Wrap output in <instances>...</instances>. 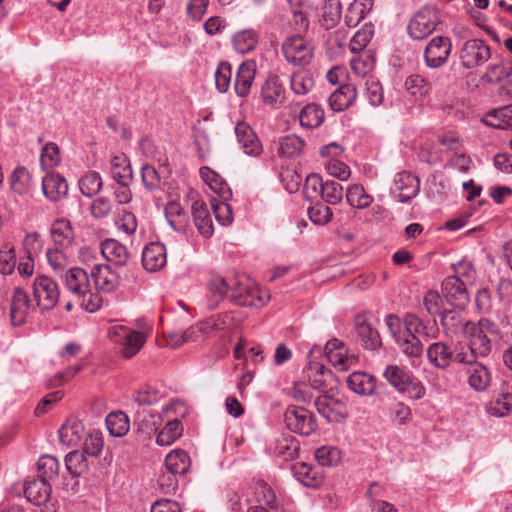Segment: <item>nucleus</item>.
<instances>
[{
	"label": "nucleus",
	"instance_id": "nucleus-17",
	"mask_svg": "<svg viewBox=\"0 0 512 512\" xmlns=\"http://www.w3.org/2000/svg\"><path fill=\"white\" fill-rule=\"evenodd\" d=\"M90 275L98 291L110 293L119 285V275L107 264L93 265Z\"/></svg>",
	"mask_w": 512,
	"mask_h": 512
},
{
	"label": "nucleus",
	"instance_id": "nucleus-38",
	"mask_svg": "<svg viewBox=\"0 0 512 512\" xmlns=\"http://www.w3.org/2000/svg\"><path fill=\"white\" fill-rule=\"evenodd\" d=\"M89 456L83 451L74 450L65 456V467L68 473L73 477H80L89 469Z\"/></svg>",
	"mask_w": 512,
	"mask_h": 512
},
{
	"label": "nucleus",
	"instance_id": "nucleus-20",
	"mask_svg": "<svg viewBox=\"0 0 512 512\" xmlns=\"http://www.w3.org/2000/svg\"><path fill=\"white\" fill-rule=\"evenodd\" d=\"M235 134L239 145L245 154L259 156L262 153V144L255 132L246 122H238L235 127Z\"/></svg>",
	"mask_w": 512,
	"mask_h": 512
},
{
	"label": "nucleus",
	"instance_id": "nucleus-1",
	"mask_svg": "<svg viewBox=\"0 0 512 512\" xmlns=\"http://www.w3.org/2000/svg\"><path fill=\"white\" fill-rule=\"evenodd\" d=\"M385 324L400 351L410 359L422 355L423 340L435 339L439 334L434 321L425 322L412 313L406 314L403 320L394 314H388Z\"/></svg>",
	"mask_w": 512,
	"mask_h": 512
},
{
	"label": "nucleus",
	"instance_id": "nucleus-5",
	"mask_svg": "<svg viewBox=\"0 0 512 512\" xmlns=\"http://www.w3.org/2000/svg\"><path fill=\"white\" fill-rule=\"evenodd\" d=\"M282 53L287 62L297 66L308 65L314 56V47L310 41L300 35L287 37L282 44Z\"/></svg>",
	"mask_w": 512,
	"mask_h": 512
},
{
	"label": "nucleus",
	"instance_id": "nucleus-61",
	"mask_svg": "<svg viewBox=\"0 0 512 512\" xmlns=\"http://www.w3.org/2000/svg\"><path fill=\"white\" fill-rule=\"evenodd\" d=\"M24 253L28 257H37L43 250L44 239L37 231H26L22 240Z\"/></svg>",
	"mask_w": 512,
	"mask_h": 512
},
{
	"label": "nucleus",
	"instance_id": "nucleus-58",
	"mask_svg": "<svg viewBox=\"0 0 512 512\" xmlns=\"http://www.w3.org/2000/svg\"><path fill=\"white\" fill-rule=\"evenodd\" d=\"M305 142L296 135H287L279 142L278 153L281 156L293 158L301 154Z\"/></svg>",
	"mask_w": 512,
	"mask_h": 512
},
{
	"label": "nucleus",
	"instance_id": "nucleus-9",
	"mask_svg": "<svg viewBox=\"0 0 512 512\" xmlns=\"http://www.w3.org/2000/svg\"><path fill=\"white\" fill-rule=\"evenodd\" d=\"M327 360L339 371H347L358 363V357L339 339H331L325 345Z\"/></svg>",
	"mask_w": 512,
	"mask_h": 512
},
{
	"label": "nucleus",
	"instance_id": "nucleus-31",
	"mask_svg": "<svg viewBox=\"0 0 512 512\" xmlns=\"http://www.w3.org/2000/svg\"><path fill=\"white\" fill-rule=\"evenodd\" d=\"M110 174L118 184H130L133 179L132 169L128 158L124 154H118L110 160Z\"/></svg>",
	"mask_w": 512,
	"mask_h": 512
},
{
	"label": "nucleus",
	"instance_id": "nucleus-16",
	"mask_svg": "<svg viewBox=\"0 0 512 512\" xmlns=\"http://www.w3.org/2000/svg\"><path fill=\"white\" fill-rule=\"evenodd\" d=\"M142 265L146 271L156 272L166 266L167 251L163 243L151 242L142 251Z\"/></svg>",
	"mask_w": 512,
	"mask_h": 512
},
{
	"label": "nucleus",
	"instance_id": "nucleus-44",
	"mask_svg": "<svg viewBox=\"0 0 512 512\" xmlns=\"http://www.w3.org/2000/svg\"><path fill=\"white\" fill-rule=\"evenodd\" d=\"M183 433V425L180 420H169L156 437L159 446H170L177 441Z\"/></svg>",
	"mask_w": 512,
	"mask_h": 512
},
{
	"label": "nucleus",
	"instance_id": "nucleus-37",
	"mask_svg": "<svg viewBox=\"0 0 512 512\" xmlns=\"http://www.w3.org/2000/svg\"><path fill=\"white\" fill-rule=\"evenodd\" d=\"M374 0H354L348 7L345 22L349 27L357 26L371 12Z\"/></svg>",
	"mask_w": 512,
	"mask_h": 512
},
{
	"label": "nucleus",
	"instance_id": "nucleus-12",
	"mask_svg": "<svg viewBox=\"0 0 512 512\" xmlns=\"http://www.w3.org/2000/svg\"><path fill=\"white\" fill-rule=\"evenodd\" d=\"M315 407L318 413L328 422L339 423L348 416L346 404L328 394H322L315 400Z\"/></svg>",
	"mask_w": 512,
	"mask_h": 512
},
{
	"label": "nucleus",
	"instance_id": "nucleus-54",
	"mask_svg": "<svg viewBox=\"0 0 512 512\" xmlns=\"http://www.w3.org/2000/svg\"><path fill=\"white\" fill-rule=\"evenodd\" d=\"M315 85L312 74L307 70H300L292 74L290 86L297 95H306Z\"/></svg>",
	"mask_w": 512,
	"mask_h": 512
},
{
	"label": "nucleus",
	"instance_id": "nucleus-62",
	"mask_svg": "<svg viewBox=\"0 0 512 512\" xmlns=\"http://www.w3.org/2000/svg\"><path fill=\"white\" fill-rule=\"evenodd\" d=\"M411 375L412 373L409 370L397 365H389L384 371V377L398 392Z\"/></svg>",
	"mask_w": 512,
	"mask_h": 512
},
{
	"label": "nucleus",
	"instance_id": "nucleus-3",
	"mask_svg": "<svg viewBox=\"0 0 512 512\" xmlns=\"http://www.w3.org/2000/svg\"><path fill=\"white\" fill-rule=\"evenodd\" d=\"M109 339L121 346L125 358L136 355L146 342L147 334L144 330L136 331L121 324H115L108 329Z\"/></svg>",
	"mask_w": 512,
	"mask_h": 512
},
{
	"label": "nucleus",
	"instance_id": "nucleus-50",
	"mask_svg": "<svg viewBox=\"0 0 512 512\" xmlns=\"http://www.w3.org/2000/svg\"><path fill=\"white\" fill-rule=\"evenodd\" d=\"M39 478L51 482L58 478L60 471L59 460L51 455H43L38 460Z\"/></svg>",
	"mask_w": 512,
	"mask_h": 512
},
{
	"label": "nucleus",
	"instance_id": "nucleus-6",
	"mask_svg": "<svg viewBox=\"0 0 512 512\" xmlns=\"http://www.w3.org/2000/svg\"><path fill=\"white\" fill-rule=\"evenodd\" d=\"M490 58V46L486 41L478 38L465 41L459 53L462 67L468 70L484 65Z\"/></svg>",
	"mask_w": 512,
	"mask_h": 512
},
{
	"label": "nucleus",
	"instance_id": "nucleus-34",
	"mask_svg": "<svg viewBox=\"0 0 512 512\" xmlns=\"http://www.w3.org/2000/svg\"><path fill=\"white\" fill-rule=\"evenodd\" d=\"M84 433L85 427L81 421L68 420L59 430V439L66 446H75L82 441Z\"/></svg>",
	"mask_w": 512,
	"mask_h": 512
},
{
	"label": "nucleus",
	"instance_id": "nucleus-57",
	"mask_svg": "<svg viewBox=\"0 0 512 512\" xmlns=\"http://www.w3.org/2000/svg\"><path fill=\"white\" fill-rule=\"evenodd\" d=\"M357 334L362 346L367 350H376L381 346V338L376 329L370 324L361 323L357 325Z\"/></svg>",
	"mask_w": 512,
	"mask_h": 512
},
{
	"label": "nucleus",
	"instance_id": "nucleus-24",
	"mask_svg": "<svg viewBox=\"0 0 512 512\" xmlns=\"http://www.w3.org/2000/svg\"><path fill=\"white\" fill-rule=\"evenodd\" d=\"M194 224L199 233L209 238L214 233L213 221L207 205L202 201H194L191 207Z\"/></svg>",
	"mask_w": 512,
	"mask_h": 512
},
{
	"label": "nucleus",
	"instance_id": "nucleus-19",
	"mask_svg": "<svg viewBox=\"0 0 512 512\" xmlns=\"http://www.w3.org/2000/svg\"><path fill=\"white\" fill-rule=\"evenodd\" d=\"M31 303L27 293L21 288H15L13 291L10 318L14 326L23 325L29 316Z\"/></svg>",
	"mask_w": 512,
	"mask_h": 512
},
{
	"label": "nucleus",
	"instance_id": "nucleus-64",
	"mask_svg": "<svg viewBox=\"0 0 512 512\" xmlns=\"http://www.w3.org/2000/svg\"><path fill=\"white\" fill-rule=\"evenodd\" d=\"M343 186L333 180L325 181L324 187L321 191L322 200L330 205H337L343 199Z\"/></svg>",
	"mask_w": 512,
	"mask_h": 512
},
{
	"label": "nucleus",
	"instance_id": "nucleus-21",
	"mask_svg": "<svg viewBox=\"0 0 512 512\" xmlns=\"http://www.w3.org/2000/svg\"><path fill=\"white\" fill-rule=\"evenodd\" d=\"M256 70L257 65L254 60H247L239 66L234 84V89L238 96L246 97L250 93Z\"/></svg>",
	"mask_w": 512,
	"mask_h": 512
},
{
	"label": "nucleus",
	"instance_id": "nucleus-29",
	"mask_svg": "<svg viewBox=\"0 0 512 512\" xmlns=\"http://www.w3.org/2000/svg\"><path fill=\"white\" fill-rule=\"evenodd\" d=\"M357 96L355 85L342 84L329 97V105L334 111H344L353 104Z\"/></svg>",
	"mask_w": 512,
	"mask_h": 512
},
{
	"label": "nucleus",
	"instance_id": "nucleus-26",
	"mask_svg": "<svg viewBox=\"0 0 512 512\" xmlns=\"http://www.w3.org/2000/svg\"><path fill=\"white\" fill-rule=\"evenodd\" d=\"M101 254L107 261L118 266L126 265L130 258L127 247L115 239H107L101 243Z\"/></svg>",
	"mask_w": 512,
	"mask_h": 512
},
{
	"label": "nucleus",
	"instance_id": "nucleus-7",
	"mask_svg": "<svg viewBox=\"0 0 512 512\" xmlns=\"http://www.w3.org/2000/svg\"><path fill=\"white\" fill-rule=\"evenodd\" d=\"M33 295L42 310H51L59 302L60 290L57 283L48 276L39 275L33 282Z\"/></svg>",
	"mask_w": 512,
	"mask_h": 512
},
{
	"label": "nucleus",
	"instance_id": "nucleus-25",
	"mask_svg": "<svg viewBox=\"0 0 512 512\" xmlns=\"http://www.w3.org/2000/svg\"><path fill=\"white\" fill-rule=\"evenodd\" d=\"M67 289L74 295L88 291L90 280L88 273L79 267H70L63 275Z\"/></svg>",
	"mask_w": 512,
	"mask_h": 512
},
{
	"label": "nucleus",
	"instance_id": "nucleus-63",
	"mask_svg": "<svg viewBox=\"0 0 512 512\" xmlns=\"http://www.w3.org/2000/svg\"><path fill=\"white\" fill-rule=\"evenodd\" d=\"M104 443L102 432L93 429L87 433V437L84 440L83 451L89 457H97L102 452Z\"/></svg>",
	"mask_w": 512,
	"mask_h": 512
},
{
	"label": "nucleus",
	"instance_id": "nucleus-23",
	"mask_svg": "<svg viewBox=\"0 0 512 512\" xmlns=\"http://www.w3.org/2000/svg\"><path fill=\"white\" fill-rule=\"evenodd\" d=\"M200 176L205 184L222 200H230L232 191L228 183L214 170L209 167L200 168Z\"/></svg>",
	"mask_w": 512,
	"mask_h": 512
},
{
	"label": "nucleus",
	"instance_id": "nucleus-60",
	"mask_svg": "<svg viewBox=\"0 0 512 512\" xmlns=\"http://www.w3.org/2000/svg\"><path fill=\"white\" fill-rule=\"evenodd\" d=\"M374 35V26L369 23L362 26L350 41V50L353 53L365 52L366 46L369 44Z\"/></svg>",
	"mask_w": 512,
	"mask_h": 512
},
{
	"label": "nucleus",
	"instance_id": "nucleus-47",
	"mask_svg": "<svg viewBox=\"0 0 512 512\" xmlns=\"http://www.w3.org/2000/svg\"><path fill=\"white\" fill-rule=\"evenodd\" d=\"M9 182L11 190L18 195H25L31 189V175L25 167H17L12 172Z\"/></svg>",
	"mask_w": 512,
	"mask_h": 512
},
{
	"label": "nucleus",
	"instance_id": "nucleus-52",
	"mask_svg": "<svg viewBox=\"0 0 512 512\" xmlns=\"http://www.w3.org/2000/svg\"><path fill=\"white\" fill-rule=\"evenodd\" d=\"M342 6L340 0H325L322 7L321 24L326 28H333L341 19Z\"/></svg>",
	"mask_w": 512,
	"mask_h": 512
},
{
	"label": "nucleus",
	"instance_id": "nucleus-32",
	"mask_svg": "<svg viewBox=\"0 0 512 512\" xmlns=\"http://www.w3.org/2000/svg\"><path fill=\"white\" fill-rule=\"evenodd\" d=\"M348 205L354 209L363 210L368 208L374 201L364 186L359 183L348 185L345 193Z\"/></svg>",
	"mask_w": 512,
	"mask_h": 512
},
{
	"label": "nucleus",
	"instance_id": "nucleus-2",
	"mask_svg": "<svg viewBox=\"0 0 512 512\" xmlns=\"http://www.w3.org/2000/svg\"><path fill=\"white\" fill-rule=\"evenodd\" d=\"M446 330L457 332L462 330L468 345L480 357L487 356L492 348L489 335H498L499 330L496 324L488 319H481L478 323L462 320L458 315H444L441 319Z\"/></svg>",
	"mask_w": 512,
	"mask_h": 512
},
{
	"label": "nucleus",
	"instance_id": "nucleus-11",
	"mask_svg": "<svg viewBox=\"0 0 512 512\" xmlns=\"http://www.w3.org/2000/svg\"><path fill=\"white\" fill-rule=\"evenodd\" d=\"M238 285L245 289V293L235 290L234 302L241 306L260 308L270 299V295L261 291L259 287L249 278L243 276Z\"/></svg>",
	"mask_w": 512,
	"mask_h": 512
},
{
	"label": "nucleus",
	"instance_id": "nucleus-55",
	"mask_svg": "<svg viewBox=\"0 0 512 512\" xmlns=\"http://www.w3.org/2000/svg\"><path fill=\"white\" fill-rule=\"evenodd\" d=\"M61 163L60 148L54 142L46 143L40 154V164L43 170H51Z\"/></svg>",
	"mask_w": 512,
	"mask_h": 512
},
{
	"label": "nucleus",
	"instance_id": "nucleus-48",
	"mask_svg": "<svg viewBox=\"0 0 512 512\" xmlns=\"http://www.w3.org/2000/svg\"><path fill=\"white\" fill-rule=\"evenodd\" d=\"M406 91L415 99L422 100L429 95L430 83L420 75H411L405 80Z\"/></svg>",
	"mask_w": 512,
	"mask_h": 512
},
{
	"label": "nucleus",
	"instance_id": "nucleus-39",
	"mask_svg": "<svg viewBox=\"0 0 512 512\" xmlns=\"http://www.w3.org/2000/svg\"><path fill=\"white\" fill-rule=\"evenodd\" d=\"M491 380L492 377L489 369L482 364H476L468 370V384L477 392L486 391L490 386Z\"/></svg>",
	"mask_w": 512,
	"mask_h": 512
},
{
	"label": "nucleus",
	"instance_id": "nucleus-4",
	"mask_svg": "<svg viewBox=\"0 0 512 512\" xmlns=\"http://www.w3.org/2000/svg\"><path fill=\"white\" fill-rule=\"evenodd\" d=\"M440 23L439 11L434 6L418 10L408 23V34L414 40H423L431 35Z\"/></svg>",
	"mask_w": 512,
	"mask_h": 512
},
{
	"label": "nucleus",
	"instance_id": "nucleus-27",
	"mask_svg": "<svg viewBox=\"0 0 512 512\" xmlns=\"http://www.w3.org/2000/svg\"><path fill=\"white\" fill-rule=\"evenodd\" d=\"M429 362L438 369H446L454 360V351L444 342H435L427 349Z\"/></svg>",
	"mask_w": 512,
	"mask_h": 512
},
{
	"label": "nucleus",
	"instance_id": "nucleus-30",
	"mask_svg": "<svg viewBox=\"0 0 512 512\" xmlns=\"http://www.w3.org/2000/svg\"><path fill=\"white\" fill-rule=\"evenodd\" d=\"M347 385L351 391L361 396L372 395L376 388L375 378L365 372L355 371L347 377Z\"/></svg>",
	"mask_w": 512,
	"mask_h": 512
},
{
	"label": "nucleus",
	"instance_id": "nucleus-36",
	"mask_svg": "<svg viewBox=\"0 0 512 512\" xmlns=\"http://www.w3.org/2000/svg\"><path fill=\"white\" fill-rule=\"evenodd\" d=\"M261 98L267 105L282 103L285 99V89L277 77H270L261 90Z\"/></svg>",
	"mask_w": 512,
	"mask_h": 512
},
{
	"label": "nucleus",
	"instance_id": "nucleus-40",
	"mask_svg": "<svg viewBox=\"0 0 512 512\" xmlns=\"http://www.w3.org/2000/svg\"><path fill=\"white\" fill-rule=\"evenodd\" d=\"M191 465L189 455L182 449L172 450L165 458L167 470L175 475L186 473Z\"/></svg>",
	"mask_w": 512,
	"mask_h": 512
},
{
	"label": "nucleus",
	"instance_id": "nucleus-15",
	"mask_svg": "<svg viewBox=\"0 0 512 512\" xmlns=\"http://www.w3.org/2000/svg\"><path fill=\"white\" fill-rule=\"evenodd\" d=\"M466 283L458 278L447 277L442 285L445 300L455 309H464L469 302Z\"/></svg>",
	"mask_w": 512,
	"mask_h": 512
},
{
	"label": "nucleus",
	"instance_id": "nucleus-33",
	"mask_svg": "<svg viewBox=\"0 0 512 512\" xmlns=\"http://www.w3.org/2000/svg\"><path fill=\"white\" fill-rule=\"evenodd\" d=\"M73 254V249L65 250L53 246L47 250L46 257L54 272L62 276L69 269Z\"/></svg>",
	"mask_w": 512,
	"mask_h": 512
},
{
	"label": "nucleus",
	"instance_id": "nucleus-59",
	"mask_svg": "<svg viewBox=\"0 0 512 512\" xmlns=\"http://www.w3.org/2000/svg\"><path fill=\"white\" fill-rule=\"evenodd\" d=\"M81 193L86 197L96 195L102 188V178L98 172L89 171L78 182Z\"/></svg>",
	"mask_w": 512,
	"mask_h": 512
},
{
	"label": "nucleus",
	"instance_id": "nucleus-43",
	"mask_svg": "<svg viewBox=\"0 0 512 512\" xmlns=\"http://www.w3.org/2000/svg\"><path fill=\"white\" fill-rule=\"evenodd\" d=\"M323 120L324 110L314 103L306 105L299 113L300 124L307 129L319 127Z\"/></svg>",
	"mask_w": 512,
	"mask_h": 512
},
{
	"label": "nucleus",
	"instance_id": "nucleus-22",
	"mask_svg": "<svg viewBox=\"0 0 512 512\" xmlns=\"http://www.w3.org/2000/svg\"><path fill=\"white\" fill-rule=\"evenodd\" d=\"M291 470L297 481L307 487L319 486L324 478L323 471L319 467L305 462L295 463Z\"/></svg>",
	"mask_w": 512,
	"mask_h": 512
},
{
	"label": "nucleus",
	"instance_id": "nucleus-10",
	"mask_svg": "<svg viewBox=\"0 0 512 512\" xmlns=\"http://www.w3.org/2000/svg\"><path fill=\"white\" fill-rule=\"evenodd\" d=\"M452 51V42L449 37L435 36L426 45L424 50L425 64L429 68H439L444 65Z\"/></svg>",
	"mask_w": 512,
	"mask_h": 512
},
{
	"label": "nucleus",
	"instance_id": "nucleus-41",
	"mask_svg": "<svg viewBox=\"0 0 512 512\" xmlns=\"http://www.w3.org/2000/svg\"><path fill=\"white\" fill-rule=\"evenodd\" d=\"M350 60L352 72L361 78L367 79L375 66V58L370 52L356 53Z\"/></svg>",
	"mask_w": 512,
	"mask_h": 512
},
{
	"label": "nucleus",
	"instance_id": "nucleus-14",
	"mask_svg": "<svg viewBox=\"0 0 512 512\" xmlns=\"http://www.w3.org/2000/svg\"><path fill=\"white\" fill-rule=\"evenodd\" d=\"M50 237L53 246L59 249H75L76 235L68 219L60 218L55 220L50 227Z\"/></svg>",
	"mask_w": 512,
	"mask_h": 512
},
{
	"label": "nucleus",
	"instance_id": "nucleus-28",
	"mask_svg": "<svg viewBox=\"0 0 512 512\" xmlns=\"http://www.w3.org/2000/svg\"><path fill=\"white\" fill-rule=\"evenodd\" d=\"M24 494L29 502L42 505L50 498L51 484L41 478L30 480L26 483Z\"/></svg>",
	"mask_w": 512,
	"mask_h": 512
},
{
	"label": "nucleus",
	"instance_id": "nucleus-45",
	"mask_svg": "<svg viewBox=\"0 0 512 512\" xmlns=\"http://www.w3.org/2000/svg\"><path fill=\"white\" fill-rule=\"evenodd\" d=\"M273 450L284 460H293L299 455L300 445L294 437L282 436L275 441Z\"/></svg>",
	"mask_w": 512,
	"mask_h": 512
},
{
	"label": "nucleus",
	"instance_id": "nucleus-46",
	"mask_svg": "<svg viewBox=\"0 0 512 512\" xmlns=\"http://www.w3.org/2000/svg\"><path fill=\"white\" fill-rule=\"evenodd\" d=\"M106 426L112 436L122 437L128 433L130 421L128 416L121 411L111 412L106 417Z\"/></svg>",
	"mask_w": 512,
	"mask_h": 512
},
{
	"label": "nucleus",
	"instance_id": "nucleus-56",
	"mask_svg": "<svg viewBox=\"0 0 512 512\" xmlns=\"http://www.w3.org/2000/svg\"><path fill=\"white\" fill-rule=\"evenodd\" d=\"M315 459L321 466L333 467L342 460V452L335 446L324 445L315 451Z\"/></svg>",
	"mask_w": 512,
	"mask_h": 512
},
{
	"label": "nucleus",
	"instance_id": "nucleus-53",
	"mask_svg": "<svg viewBox=\"0 0 512 512\" xmlns=\"http://www.w3.org/2000/svg\"><path fill=\"white\" fill-rule=\"evenodd\" d=\"M446 302L445 296L442 297L435 290L428 291L424 297V307L430 315H456L446 308Z\"/></svg>",
	"mask_w": 512,
	"mask_h": 512
},
{
	"label": "nucleus",
	"instance_id": "nucleus-49",
	"mask_svg": "<svg viewBox=\"0 0 512 512\" xmlns=\"http://www.w3.org/2000/svg\"><path fill=\"white\" fill-rule=\"evenodd\" d=\"M486 410L491 416H507L512 412V394L509 392L498 394L488 403Z\"/></svg>",
	"mask_w": 512,
	"mask_h": 512
},
{
	"label": "nucleus",
	"instance_id": "nucleus-51",
	"mask_svg": "<svg viewBox=\"0 0 512 512\" xmlns=\"http://www.w3.org/2000/svg\"><path fill=\"white\" fill-rule=\"evenodd\" d=\"M304 372L311 387L319 390L326 387L327 377L331 376V371L320 363H310Z\"/></svg>",
	"mask_w": 512,
	"mask_h": 512
},
{
	"label": "nucleus",
	"instance_id": "nucleus-35",
	"mask_svg": "<svg viewBox=\"0 0 512 512\" xmlns=\"http://www.w3.org/2000/svg\"><path fill=\"white\" fill-rule=\"evenodd\" d=\"M259 41V34L256 30L248 28L236 32L232 36L233 49L239 54H246L253 51Z\"/></svg>",
	"mask_w": 512,
	"mask_h": 512
},
{
	"label": "nucleus",
	"instance_id": "nucleus-13",
	"mask_svg": "<svg viewBox=\"0 0 512 512\" xmlns=\"http://www.w3.org/2000/svg\"><path fill=\"white\" fill-rule=\"evenodd\" d=\"M420 190L419 178L408 171L399 172L394 179L392 193L401 203H407L415 198Z\"/></svg>",
	"mask_w": 512,
	"mask_h": 512
},
{
	"label": "nucleus",
	"instance_id": "nucleus-18",
	"mask_svg": "<svg viewBox=\"0 0 512 512\" xmlns=\"http://www.w3.org/2000/svg\"><path fill=\"white\" fill-rule=\"evenodd\" d=\"M42 192L49 201L58 202L66 197L68 183L60 174L49 172L42 178Z\"/></svg>",
	"mask_w": 512,
	"mask_h": 512
},
{
	"label": "nucleus",
	"instance_id": "nucleus-42",
	"mask_svg": "<svg viewBox=\"0 0 512 512\" xmlns=\"http://www.w3.org/2000/svg\"><path fill=\"white\" fill-rule=\"evenodd\" d=\"M232 320L233 317L230 313H224L200 321L206 339L228 328L232 324Z\"/></svg>",
	"mask_w": 512,
	"mask_h": 512
},
{
	"label": "nucleus",
	"instance_id": "nucleus-8",
	"mask_svg": "<svg viewBox=\"0 0 512 512\" xmlns=\"http://www.w3.org/2000/svg\"><path fill=\"white\" fill-rule=\"evenodd\" d=\"M284 421L289 430L300 435L308 436L317 428L313 414L304 407L289 406L284 414Z\"/></svg>",
	"mask_w": 512,
	"mask_h": 512
}]
</instances>
